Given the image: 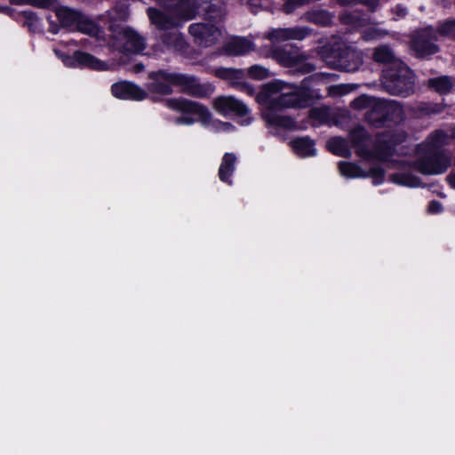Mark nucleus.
<instances>
[{
  "label": "nucleus",
  "instance_id": "obj_37",
  "mask_svg": "<svg viewBox=\"0 0 455 455\" xmlns=\"http://www.w3.org/2000/svg\"><path fill=\"white\" fill-rule=\"evenodd\" d=\"M392 13L394 15V20L402 19L407 14V8L402 4H397L392 9Z\"/></svg>",
  "mask_w": 455,
  "mask_h": 455
},
{
  "label": "nucleus",
  "instance_id": "obj_34",
  "mask_svg": "<svg viewBox=\"0 0 455 455\" xmlns=\"http://www.w3.org/2000/svg\"><path fill=\"white\" fill-rule=\"evenodd\" d=\"M373 100H374V98H370L366 95H362V96L355 99L352 101L351 106L355 109H358V110L370 108V107L372 104Z\"/></svg>",
  "mask_w": 455,
  "mask_h": 455
},
{
  "label": "nucleus",
  "instance_id": "obj_2",
  "mask_svg": "<svg viewBox=\"0 0 455 455\" xmlns=\"http://www.w3.org/2000/svg\"><path fill=\"white\" fill-rule=\"evenodd\" d=\"M159 4L168 8L171 15H165L155 8H148V14L152 24L163 30L180 26L196 15L209 19L220 17V11L208 1L203 0H156Z\"/></svg>",
  "mask_w": 455,
  "mask_h": 455
},
{
  "label": "nucleus",
  "instance_id": "obj_33",
  "mask_svg": "<svg viewBox=\"0 0 455 455\" xmlns=\"http://www.w3.org/2000/svg\"><path fill=\"white\" fill-rule=\"evenodd\" d=\"M388 35V31L378 28H371L363 32V38L366 41L377 40Z\"/></svg>",
  "mask_w": 455,
  "mask_h": 455
},
{
  "label": "nucleus",
  "instance_id": "obj_23",
  "mask_svg": "<svg viewBox=\"0 0 455 455\" xmlns=\"http://www.w3.org/2000/svg\"><path fill=\"white\" fill-rule=\"evenodd\" d=\"M329 151L336 156L347 157L351 156L350 145L348 141L340 137H334L327 141Z\"/></svg>",
  "mask_w": 455,
  "mask_h": 455
},
{
  "label": "nucleus",
  "instance_id": "obj_7",
  "mask_svg": "<svg viewBox=\"0 0 455 455\" xmlns=\"http://www.w3.org/2000/svg\"><path fill=\"white\" fill-rule=\"evenodd\" d=\"M260 53L266 58L275 60L284 68H291L294 72L307 74L315 69V65L307 62L306 54L294 44L262 47Z\"/></svg>",
  "mask_w": 455,
  "mask_h": 455
},
{
  "label": "nucleus",
  "instance_id": "obj_40",
  "mask_svg": "<svg viewBox=\"0 0 455 455\" xmlns=\"http://www.w3.org/2000/svg\"><path fill=\"white\" fill-rule=\"evenodd\" d=\"M220 127L218 128L220 131L230 132L234 130V126L230 123H219Z\"/></svg>",
  "mask_w": 455,
  "mask_h": 455
},
{
  "label": "nucleus",
  "instance_id": "obj_42",
  "mask_svg": "<svg viewBox=\"0 0 455 455\" xmlns=\"http://www.w3.org/2000/svg\"><path fill=\"white\" fill-rule=\"evenodd\" d=\"M333 76H335L332 74H323H323L317 75L315 77L316 78H325V77H333Z\"/></svg>",
  "mask_w": 455,
  "mask_h": 455
},
{
  "label": "nucleus",
  "instance_id": "obj_36",
  "mask_svg": "<svg viewBox=\"0 0 455 455\" xmlns=\"http://www.w3.org/2000/svg\"><path fill=\"white\" fill-rule=\"evenodd\" d=\"M15 4H32L40 7H48L52 4V0H11Z\"/></svg>",
  "mask_w": 455,
  "mask_h": 455
},
{
  "label": "nucleus",
  "instance_id": "obj_31",
  "mask_svg": "<svg viewBox=\"0 0 455 455\" xmlns=\"http://www.w3.org/2000/svg\"><path fill=\"white\" fill-rule=\"evenodd\" d=\"M310 117L319 124L330 123V108L326 107L313 108L310 111Z\"/></svg>",
  "mask_w": 455,
  "mask_h": 455
},
{
  "label": "nucleus",
  "instance_id": "obj_8",
  "mask_svg": "<svg viewBox=\"0 0 455 455\" xmlns=\"http://www.w3.org/2000/svg\"><path fill=\"white\" fill-rule=\"evenodd\" d=\"M319 54L327 66L346 72L357 70L363 63L362 53L344 44L324 45Z\"/></svg>",
  "mask_w": 455,
  "mask_h": 455
},
{
  "label": "nucleus",
  "instance_id": "obj_45",
  "mask_svg": "<svg viewBox=\"0 0 455 455\" xmlns=\"http://www.w3.org/2000/svg\"><path fill=\"white\" fill-rule=\"evenodd\" d=\"M52 32L57 33V30L56 29H52Z\"/></svg>",
  "mask_w": 455,
  "mask_h": 455
},
{
  "label": "nucleus",
  "instance_id": "obj_5",
  "mask_svg": "<svg viewBox=\"0 0 455 455\" xmlns=\"http://www.w3.org/2000/svg\"><path fill=\"white\" fill-rule=\"evenodd\" d=\"M350 140L353 147L355 148L358 156L363 159H377L380 161L389 162V164H410L405 161H398L396 159L389 160V156L394 155V152L398 151L397 142L398 140H393L389 135H382L378 139V145L374 151L367 149L368 137L366 131L363 127H356L350 133Z\"/></svg>",
  "mask_w": 455,
  "mask_h": 455
},
{
  "label": "nucleus",
  "instance_id": "obj_1",
  "mask_svg": "<svg viewBox=\"0 0 455 455\" xmlns=\"http://www.w3.org/2000/svg\"><path fill=\"white\" fill-rule=\"evenodd\" d=\"M261 115L269 132L279 135L283 131L298 130L297 123L283 113L285 108H305L307 100L300 88L283 80L266 84L257 95Z\"/></svg>",
  "mask_w": 455,
  "mask_h": 455
},
{
  "label": "nucleus",
  "instance_id": "obj_16",
  "mask_svg": "<svg viewBox=\"0 0 455 455\" xmlns=\"http://www.w3.org/2000/svg\"><path fill=\"white\" fill-rule=\"evenodd\" d=\"M113 96L121 100H142L147 98L148 93L140 86L129 83H116L111 87Z\"/></svg>",
  "mask_w": 455,
  "mask_h": 455
},
{
  "label": "nucleus",
  "instance_id": "obj_32",
  "mask_svg": "<svg viewBox=\"0 0 455 455\" xmlns=\"http://www.w3.org/2000/svg\"><path fill=\"white\" fill-rule=\"evenodd\" d=\"M437 33L439 36L455 39V19L446 20L440 24Z\"/></svg>",
  "mask_w": 455,
  "mask_h": 455
},
{
  "label": "nucleus",
  "instance_id": "obj_38",
  "mask_svg": "<svg viewBox=\"0 0 455 455\" xmlns=\"http://www.w3.org/2000/svg\"><path fill=\"white\" fill-rule=\"evenodd\" d=\"M359 3L371 12H373L379 6V0H360Z\"/></svg>",
  "mask_w": 455,
  "mask_h": 455
},
{
  "label": "nucleus",
  "instance_id": "obj_28",
  "mask_svg": "<svg viewBox=\"0 0 455 455\" xmlns=\"http://www.w3.org/2000/svg\"><path fill=\"white\" fill-rule=\"evenodd\" d=\"M56 16L60 22L65 27L72 25L76 20V13L67 7L57 9Z\"/></svg>",
  "mask_w": 455,
  "mask_h": 455
},
{
  "label": "nucleus",
  "instance_id": "obj_3",
  "mask_svg": "<svg viewBox=\"0 0 455 455\" xmlns=\"http://www.w3.org/2000/svg\"><path fill=\"white\" fill-rule=\"evenodd\" d=\"M450 139H455V127L450 129L449 133L443 131L433 132L425 143L418 146L414 169L426 175L444 172L451 165V158L438 150L449 144Z\"/></svg>",
  "mask_w": 455,
  "mask_h": 455
},
{
  "label": "nucleus",
  "instance_id": "obj_43",
  "mask_svg": "<svg viewBox=\"0 0 455 455\" xmlns=\"http://www.w3.org/2000/svg\"><path fill=\"white\" fill-rule=\"evenodd\" d=\"M250 123H251V119L248 118V120L246 122L243 123V124H249Z\"/></svg>",
  "mask_w": 455,
  "mask_h": 455
},
{
  "label": "nucleus",
  "instance_id": "obj_26",
  "mask_svg": "<svg viewBox=\"0 0 455 455\" xmlns=\"http://www.w3.org/2000/svg\"><path fill=\"white\" fill-rule=\"evenodd\" d=\"M390 180L392 182L401 186L410 188H418L421 186L420 180L411 173H395L390 176Z\"/></svg>",
  "mask_w": 455,
  "mask_h": 455
},
{
  "label": "nucleus",
  "instance_id": "obj_39",
  "mask_svg": "<svg viewBox=\"0 0 455 455\" xmlns=\"http://www.w3.org/2000/svg\"><path fill=\"white\" fill-rule=\"evenodd\" d=\"M443 210L442 204L437 201H432L428 204V212L431 213H439Z\"/></svg>",
  "mask_w": 455,
  "mask_h": 455
},
{
  "label": "nucleus",
  "instance_id": "obj_35",
  "mask_svg": "<svg viewBox=\"0 0 455 455\" xmlns=\"http://www.w3.org/2000/svg\"><path fill=\"white\" fill-rule=\"evenodd\" d=\"M351 88L347 84L332 85L328 88V94L331 97H339L348 93Z\"/></svg>",
  "mask_w": 455,
  "mask_h": 455
},
{
  "label": "nucleus",
  "instance_id": "obj_24",
  "mask_svg": "<svg viewBox=\"0 0 455 455\" xmlns=\"http://www.w3.org/2000/svg\"><path fill=\"white\" fill-rule=\"evenodd\" d=\"M163 42L167 48L175 52H183L188 47L182 34L178 31L165 34L164 36Z\"/></svg>",
  "mask_w": 455,
  "mask_h": 455
},
{
  "label": "nucleus",
  "instance_id": "obj_4",
  "mask_svg": "<svg viewBox=\"0 0 455 455\" xmlns=\"http://www.w3.org/2000/svg\"><path fill=\"white\" fill-rule=\"evenodd\" d=\"M373 60L378 63L389 64L383 71L382 84L390 94L407 96L413 91L414 76L412 71L400 60L387 45L375 48Z\"/></svg>",
  "mask_w": 455,
  "mask_h": 455
},
{
  "label": "nucleus",
  "instance_id": "obj_21",
  "mask_svg": "<svg viewBox=\"0 0 455 455\" xmlns=\"http://www.w3.org/2000/svg\"><path fill=\"white\" fill-rule=\"evenodd\" d=\"M340 19L343 23L355 28H363L371 23L370 17L363 12L362 8H355L352 12H344Z\"/></svg>",
  "mask_w": 455,
  "mask_h": 455
},
{
  "label": "nucleus",
  "instance_id": "obj_25",
  "mask_svg": "<svg viewBox=\"0 0 455 455\" xmlns=\"http://www.w3.org/2000/svg\"><path fill=\"white\" fill-rule=\"evenodd\" d=\"M339 170L340 174L347 179L363 178L368 175L361 167L350 162H339Z\"/></svg>",
  "mask_w": 455,
  "mask_h": 455
},
{
  "label": "nucleus",
  "instance_id": "obj_44",
  "mask_svg": "<svg viewBox=\"0 0 455 455\" xmlns=\"http://www.w3.org/2000/svg\"><path fill=\"white\" fill-rule=\"evenodd\" d=\"M126 16H127L126 12H124L122 13V18H123V19H125V18H126Z\"/></svg>",
  "mask_w": 455,
  "mask_h": 455
},
{
  "label": "nucleus",
  "instance_id": "obj_9",
  "mask_svg": "<svg viewBox=\"0 0 455 455\" xmlns=\"http://www.w3.org/2000/svg\"><path fill=\"white\" fill-rule=\"evenodd\" d=\"M166 106L171 109L182 112L183 116L176 119L178 124H193L195 122H201L207 124L211 120V113L204 106L183 98L171 99L166 100Z\"/></svg>",
  "mask_w": 455,
  "mask_h": 455
},
{
  "label": "nucleus",
  "instance_id": "obj_19",
  "mask_svg": "<svg viewBox=\"0 0 455 455\" xmlns=\"http://www.w3.org/2000/svg\"><path fill=\"white\" fill-rule=\"evenodd\" d=\"M255 44L247 37H235L224 45V51L230 55H243L254 51Z\"/></svg>",
  "mask_w": 455,
  "mask_h": 455
},
{
  "label": "nucleus",
  "instance_id": "obj_18",
  "mask_svg": "<svg viewBox=\"0 0 455 455\" xmlns=\"http://www.w3.org/2000/svg\"><path fill=\"white\" fill-rule=\"evenodd\" d=\"M214 73L218 77L230 82L234 86L252 92V88L243 83L245 75L243 70L221 68L215 69Z\"/></svg>",
  "mask_w": 455,
  "mask_h": 455
},
{
  "label": "nucleus",
  "instance_id": "obj_20",
  "mask_svg": "<svg viewBox=\"0 0 455 455\" xmlns=\"http://www.w3.org/2000/svg\"><path fill=\"white\" fill-rule=\"evenodd\" d=\"M236 156L233 153H226L219 168V178L222 182L232 185L231 177L235 170Z\"/></svg>",
  "mask_w": 455,
  "mask_h": 455
},
{
  "label": "nucleus",
  "instance_id": "obj_29",
  "mask_svg": "<svg viewBox=\"0 0 455 455\" xmlns=\"http://www.w3.org/2000/svg\"><path fill=\"white\" fill-rule=\"evenodd\" d=\"M305 20L315 24L327 25L331 21L330 14L325 11L308 12L305 14Z\"/></svg>",
  "mask_w": 455,
  "mask_h": 455
},
{
  "label": "nucleus",
  "instance_id": "obj_27",
  "mask_svg": "<svg viewBox=\"0 0 455 455\" xmlns=\"http://www.w3.org/2000/svg\"><path fill=\"white\" fill-rule=\"evenodd\" d=\"M428 85L439 93H447L452 90L455 84L449 76H440L430 79Z\"/></svg>",
  "mask_w": 455,
  "mask_h": 455
},
{
  "label": "nucleus",
  "instance_id": "obj_10",
  "mask_svg": "<svg viewBox=\"0 0 455 455\" xmlns=\"http://www.w3.org/2000/svg\"><path fill=\"white\" fill-rule=\"evenodd\" d=\"M403 115V108L396 101L374 98L366 118L372 125L380 126L387 120L396 122L402 119Z\"/></svg>",
  "mask_w": 455,
  "mask_h": 455
},
{
  "label": "nucleus",
  "instance_id": "obj_6",
  "mask_svg": "<svg viewBox=\"0 0 455 455\" xmlns=\"http://www.w3.org/2000/svg\"><path fill=\"white\" fill-rule=\"evenodd\" d=\"M150 78L154 81L148 85V90L153 95H167L172 92L171 85L180 86L183 92L195 96L204 93L203 86L195 76L165 71L153 72Z\"/></svg>",
  "mask_w": 455,
  "mask_h": 455
},
{
  "label": "nucleus",
  "instance_id": "obj_13",
  "mask_svg": "<svg viewBox=\"0 0 455 455\" xmlns=\"http://www.w3.org/2000/svg\"><path fill=\"white\" fill-rule=\"evenodd\" d=\"M437 31L432 28L422 30L412 41L411 48L419 57H427L438 52Z\"/></svg>",
  "mask_w": 455,
  "mask_h": 455
},
{
  "label": "nucleus",
  "instance_id": "obj_30",
  "mask_svg": "<svg viewBox=\"0 0 455 455\" xmlns=\"http://www.w3.org/2000/svg\"><path fill=\"white\" fill-rule=\"evenodd\" d=\"M247 74L250 78L254 80H264L270 76L268 68L261 65H253L247 69Z\"/></svg>",
  "mask_w": 455,
  "mask_h": 455
},
{
  "label": "nucleus",
  "instance_id": "obj_15",
  "mask_svg": "<svg viewBox=\"0 0 455 455\" xmlns=\"http://www.w3.org/2000/svg\"><path fill=\"white\" fill-rule=\"evenodd\" d=\"M214 109L223 116L237 115L246 116L249 108L240 100L231 96H220L213 100Z\"/></svg>",
  "mask_w": 455,
  "mask_h": 455
},
{
  "label": "nucleus",
  "instance_id": "obj_41",
  "mask_svg": "<svg viewBox=\"0 0 455 455\" xmlns=\"http://www.w3.org/2000/svg\"><path fill=\"white\" fill-rule=\"evenodd\" d=\"M134 72L140 73L144 70V65L141 63H138L133 68Z\"/></svg>",
  "mask_w": 455,
  "mask_h": 455
},
{
  "label": "nucleus",
  "instance_id": "obj_11",
  "mask_svg": "<svg viewBox=\"0 0 455 455\" xmlns=\"http://www.w3.org/2000/svg\"><path fill=\"white\" fill-rule=\"evenodd\" d=\"M188 32L194 43L204 48L222 44L226 38L224 31L212 23H193L189 26Z\"/></svg>",
  "mask_w": 455,
  "mask_h": 455
},
{
  "label": "nucleus",
  "instance_id": "obj_22",
  "mask_svg": "<svg viewBox=\"0 0 455 455\" xmlns=\"http://www.w3.org/2000/svg\"><path fill=\"white\" fill-rule=\"evenodd\" d=\"M293 151L301 157L314 156L316 154L315 143L308 138H298L291 142Z\"/></svg>",
  "mask_w": 455,
  "mask_h": 455
},
{
  "label": "nucleus",
  "instance_id": "obj_14",
  "mask_svg": "<svg viewBox=\"0 0 455 455\" xmlns=\"http://www.w3.org/2000/svg\"><path fill=\"white\" fill-rule=\"evenodd\" d=\"M309 35V29L305 27L269 28L264 34V38L272 44L283 43L289 40H303Z\"/></svg>",
  "mask_w": 455,
  "mask_h": 455
},
{
  "label": "nucleus",
  "instance_id": "obj_12",
  "mask_svg": "<svg viewBox=\"0 0 455 455\" xmlns=\"http://www.w3.org/2000/svg\"><path fill=\"white\" fill-rule=\"evenodd\" d=\"M113 29V45L123 52L140 53L146 45L144 38L141 37L137 32L126 26H118Z\"/></svg>",
  "mask_w": 455,
  "mask_h": 455
},
{
  "label": "nucleus",
  "instance_id": "obj_17",
  "mask_svg": "<svg viewBox=\"0 0 455 455\" xmlns=\"http://www.w3.org/2000/svg\"><path fill=\"white\" fill-rule=\"evenodd\" d=\"M63 61L66 66L71 67L88 68L95 70H105L108 68L107 63L83 52H76L72 58H66Z\"/></svg>",
  "mask_w": 455,
  "mask_h": 455
}]
</instances>
